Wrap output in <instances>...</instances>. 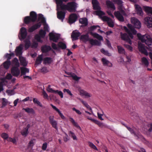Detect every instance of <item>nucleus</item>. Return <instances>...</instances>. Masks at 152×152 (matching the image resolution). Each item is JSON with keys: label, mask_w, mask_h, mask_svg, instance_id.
I'll list each match as a JSON object with an SVG mask.
<instances>
[{"label": "nucleus", "mask_w": 152, "mask_h": 152, "mask_svg": "<svg viewBox=\"0 0 152 152\" xmlns=\"http://www.w3.org/2000/svg\"><path fill=\"white\" fill-rule=\"evenodd\" d=\"M128 28L126 26L124 27V29L126 33H121V38L122 39L128 42L131 45L132 44V41L130 37L132 39L133 38V35H135L137 34L136 31L134 28L130 24H128L127 25Z\"/></svg>", "instance_id": "f257e3e1"}, {"label": "nucleus", "mask_w": 152, "mask_h": 152, "mask_svg": "<svg viewBox=\"0 0 152 152\" xmlns=\"http://www.w3.org/2000/svg\"><path fill=\"white\" fill-rule=\"evenodd\" d=\"M113 1L118 5V11H115L114 15L117 18L120 22L124 21V16H126V14L124 9L122 0H113Z\"/></svg>", "instance_id": "f03ea898"}, {"label": "nucleus", "mask_w": 152, "mask_h": 152, "mask_svg": "<svg viewBox=\"0 0 152 152\" xmlns=\"http://www.w3.org/2000/svg\"><path fill=\"white\" fill-rule=\"evenodd\" d=\"M137 35L142 42L145 43L150 48H152V39L150 35L148 34L142 35L140 33H137Z\"/></svg>", "instance_id": "7ed1b4c3"}, {"label": "nucleus", "mask_w": 152, "mask_h": 152, "mask_svg": "<svg viewBox=\"0 0 152 152\" xmlns=\"http://www.w3.org/2000/svg\"><path fill=\"white\" fill-rule=\"evenodd\" d=\"M67 10L70 12H75L77 8V4L74 1L68 2L67 3Z\"/></svg>", "instance_id": "20e7f679"}, {"label": "nucleus", "mask_w": 152, "mask_h": 152, "mask_svg": "<svg viewBox=\"0 0 152 152\" xmlns=\"http://www.w3.org/2000/svg\"><path fill=\"white\" fill-rule=\"evenodd\" d=\"M27 35V32L26 29L24 27H22L20 29V34L18 36L19 39L22 41L25 39Z\"/></svg>", "instance_id": "39448f33"}, {"label": "nucleus", "mask_w": 152, "mask_h": 152, "mask_svg": "<svg viewBox=\"0 0 152 152\" xmlns=\"http://www.w3.org/2000/svg\"><path fill=\"white\" fill-rule=\"evenodd\" d=\"M54 116L53 115L50 116L49 117V120L50 124L52 126L55 128L57 131L58 130L57 127V122L54 120Z\"/></svg>", "instance_id": "423d86ee"}, {"label": "nucleus", "mask_w": 152, "mask_h": 152, "mask_svg": "<svg viewBox=\"0 0 152 152\" xmlns=\"http://www.w3.org/2000/svg\"><path fill=\"white\" fill-rule=\"evenodd\" d=\"M131 23L134 25L135 28H140L141 27V23L136 18H132L131 19Z\"/></svg>", "instance_id": "0eeeda50"}, {"label": "nucleus", "mask_w": 152, "mask_h": 152, "mask_svg": "<svg viewBox=\"0 0 152 152\" xmlns=\"http://www.w3.org/2000/svg\"><path fill=\"white\" fill-rule=\"evenodd\" d=\"M47 90L49 92L53 93L54 94H58L61 98H62L63 97V94L62 91H59L58 90H53L52 88H50V85H48L47 88Z\"/></svg>", "instance_id": "6e6552de"}, {"label": "nucleus", "mask_w": 152, "mask_h": 152, "mask_svg": "<svg viewBox=\"0 0 152 152\" xmlns=\"http://www.w3.org/2000/svg\"><path fill=\"white\" fill-rule=\"evenodd\" d=\"M41 22H39L29 28L28 29V31L29 32H32L35 30L39 28L41 26Z\"/></svg>", "instance_id": "1a4fd4ad"}, {"label": "nucleus", "mask_w": 152, "mask_h": 152, "mask_svg": "<svg viewBox=\"0 0 152 152\" xmlns=\"http://www.w3.org/2000/svg\"><path fill=\"white\" fill-rule=\"evenodd\" d=\"M138 47L139 51L144 54L146 56L148 55V53L147 50L145 48V45H144L142 44L141 43H138Z\"/></svg>", "instance_id": "9d476101"}, {"label": "nucleus", "mask_w": 152, "mask_h": 152, "mask_svg": "<svg viewBox=\"0 0 152 152\" xmlns=\"http://www.w3.org/2000/svg\"><path fill=\"white\" fill-rule=\"evenodd\" d=\"M11 72L13 76L17 77L19 75L20 71L18 67L13 66L11 68Z\"/></svg>", "instance_id": "9b49d317"}, {"label": "nucleus", "mask_w": 152, "mask_h": 152, "mask_svg": "<svg viewBox=\"0 0 152 152\" xmlns=\"http://www.w3.org/2000/svg\"><path fill=\"white\" fill-rule=\"evenodd\" d=\"M77 18L76 14L72 13L70 15L69 18L68 22L70 24H72L75 22Z\"/></svg>", "instance_id": "f8f14e48"}, {"label": "nucleus", "mask_w": 152, "mask_h": 152, "mask_svg": "<svg viewBox=\"0 0 152 152\" xmlns=\"http://www.w3.org/2000/svg\"><path fill=\"white\" fill-rule=\"evenodd\" d=\"M90 38L89 37L88 33H86L85 34H83L80 36V39L83 42L86 43L88 41Z\"/></svg>", "instance_id": "ddd939ff"}, {"label": "nucleus", "mask_w": 152, "mask_h": 152, "mask_svg": "<svg viewBox=\"0 0 152 152\" xmlns=\"http://www.w3.org/2000/svg\"><path fill=\"white\" fill-rule=\"evenodd\" d=\"M51 50V47L46 45H43L41 47V51L43 53H47Z\"/></svg>", "instance_id": "4468645a"}, {"label": "nucleus", "mask_w": 152, "mask_h": 152, "mask_svg": "<svg viewBox=\"0 0 152 152\" xmlns=\"http://www.w3.org/2000/svg\"><path fill=\"white\" fill-rule=\"evenodd\" d=\"M49 36L50 40L54 42H57L59 39V37L58 36L52 33H49Z\"/></svg>", "instance_id": "2eb2a0df"}, {"label": "nucleus", "mask_w": 152, "mask_h": 152, "mask_svg": "<svg viewBox=\"0 0 152 152\" xmlns=\"http://www.w3.org/2000/svg\"><path fill=\"white\" fill-rule=\"evenodd\" d=\"M23 49V45L20 44L15 49V53L17 56L21 55L22 54V50Z\"/></svg>", "instance_id": "dca6fc26"}, {"label": "nucleus", "mask_w": 152, "mask_h": 152, "mask_svg": "<svg viewBox=\"0 0 152 152\" xmlns=\"http://www.w3.org/2000/svg\"><path fill=\"white\" fill-rule=\"evenodd\" d=\"M65 12L64 11H60L58 12H57V18L63 22L65 18Z\"/></svg>", "instance_id": "f3484780"}, {"label": "nucleus", "mask_w": 152, "mask_h": 152, "mask_svg": "<svg viewBox=\"0 0 152 152\" xmlns=\"http://www.w3.org/2000/svg\"><path fill=\"white\" fill-rule=\"evenodd\" d=\"M81 33L78 31H73L72 33L71 37L73 40H76L78 39V37L80 36Z\"/></svg>", "instance_id": "a211bd4d"}, {"label": "nucleus", "mask_w": 152, "mask_h": 152, "mask_svg": "<svg viewBox=\"0 0 152 152\" xmlns=\"http://www.w3.org/2000/svg\"><path fill=\"white\" fill-rule=\"evenodd\" d=\"M30 125L28 124L26 127L24 128L21 131V134L24 136L26 137L29 133L28 129L30 128Z\"/></svg>", "instance_id": "6ab92c4d"}, {"label": "nucleus", "mask_w": 152, "mask_h": 152, "mask_svg": "<svg viewBox=\"0 0 152 152\" xmlns=\"http://www.w3.org/2000/svg\"><path fill=\"white\" fill-rule=\"evenodd\" d=\"M145 23L148 28L152 27V18L150 17H147L145 18Z\"/></svg>", "instance_id": "aec40b11"}, {"label": "nucleus", "mask_w": 152, "mask_h": 152, "mask_svg": "<svg viewBox=\"0 0 152 152\" xmlns=\"http://www.w3.org/2000/svg\"><path fill=\"white\" fill-rule=\"evenodd\" d=\"M92 3L94 10H100V7L99 6V3L97 0H92Z\"/></svg>", "instance_id": "412c9836"}, {"label": "nucleus", "mask_w": 152, "mask_h": 152, "mask_svg": "<svg viewBox=\"0 0 152 152\" xmlns=\"http://www.w3.org/2000/svg\"><path fill=\"white\" fill-rule=\"evenodd\" d=\"M90 43L92 45L100 46L101 45V42L98 41L96 39H94L90 38L89 41Z\"/></svg>", "instance_id": "4be33fe9"}, {"label": "nucleus", "mask_w": 152, "mask_h": 152, "mask_svg": "<svg viewBox=\"0 0 152 152\" xmlns=\"http://www.w3.org/2000/svg\"><path fill=\"white\" fill-rule=\"evenodd\" d=\"M29 16L30 17L33 22H35L37 19V14L34 11H31L30 12Z\"/></svg>", "instance_id": "5701e85b"}, {"label": "nucleus", "mask_w": 152, "mask_h": 152, "mask_svg": "<svg viewBox=\"0 0 152 152\" xmlns=\"http://www.w3.org/2000/svg\"><path fill=\"white\" fill-rule=\"evenodd\" d=\"M102 61L104 66H107L109 67L112 66V64L104 58H102Z\"/></svg>", "instance_id": "b1692460"}, {"label": "nucleus", "mask_w": 152, "mask_h": 152, "mask_svg": "<svg viewBox=\"0 0 152 152\" xmlns=\"http://www.w3.org/2000/svg\"><path fill=\"white\" fill-rule=\"evenodd\" d=\"M50 105L58 113L61 118L63 119H65V117L64 116L61 112L58 109L56 106H54L52 104H51Z\"/></svg>", "instance_id": "393cba45"}, {"label": "nucleus", "mask_w": 152, "mask_h": 152, "mask_svg": "<svg viewBox=\"0 0 152 152\" xmlns=\"http://www.w3.org/2000/svg\"><path fill=\"white\" fill-rule=\"evenodd\" d=\"M90 34L94 37L97 39L99 40H103L102 37L96 33H94L92 32H90Z\"/></svg>", "instance_id": "a878e982"}, {"label": "nucleus", "mask_w": 152, "mask_h": 152, "mask_svg": "<svg viewBox=\"0 0 152 152\" xmlns=\"http://www.w3.org/2000/svg\"><path fill=\"white\" fill-rule=\"evenodd\" d=\"M106 4L108 8H111L113 10H115V8L114 4L110 1L107 0L106 1Z\"/></svg>", "instance_id": "bb28decb"}, {"label": "nucleus", "mask_w": 152, "mask_h": 152, "mask_svg": "<svg viewBox=\"0 0 152 152\" xmlns=\"http://www.w3.org/2000/svg\"><path fill=\"white\" fill-rule=\"evenodd\" d=\"M134 6L137 14L140 15H142V11L141 7L138 4H135Z\"/></svg>", "instance_id": "cd10ccee"}, {"label": "nucleus", "mask_w": 152, "mask_h": 152, "mask_svg": "<svg viewBox=\"0 0 152 152\" xmlns=\"http://www.w3.org/2000/svg\"><path fill=\"white\" fill-rule=\"evenodd\" d=\"M69 121L72 123V124L74 126L80 130L81 129V127L79 126L77 123L72 118L70 117L69 118Z\"/></svg>", "instance_id": "c85d7f7f"}, {"label": "nucleus", "mask_w": 152, "mask_h": 152, "mask_svg": "<svg viewBox=\"0 0 152 152\" xmlns=\"http://www.w3.org/2000/svg\"><path fill=\"white\" fill-rule=\"evenodd\" d=\"M58 48H60L62 50H64L66 48V44L62 42H59L57 44Z\"/></svg>", "instance_id": "c756f323"}, {"label": "nucleus", "mask_w": 152, "mask_h": 152, "mask_svg": "<svg viewBox=\"0 0 152 152\" xmlns=\"http://www.w3.org/2000/svg\"><path fill=\"white\" fill-rule=\"evenodd\" d=\"M41 20L42 23H46V21L45 18L44 17L43 15L41 14H39L38 16V21Z\"/></svg>", "instance_id": "7c9ffc66"}, {"label": "nucleus", "mask_w": 152, "mask_h": 152, "mask_svg": "<svg viewBox=\"0 0 152 152\" xmlns=\"http://www.w3.org/2000/svg\"><path fill=\"white\" fill-rule=\"evenodd\" d=\"M19 60L21 65L26 66L27 65V63L26 62V59L23 57H19Z\"/></svg>", "instance_id": "2f4dec72"}, {"label": "nucleus", "mask_w": 152, "mask_h": 152, "mask_svg": "<svg viewBox=\"0 0 152 152\" xmlns=\"http://www.w3.org/2000/svg\"><path fill=\"white\" fill-rule=\"evenodd\" d=\"M21 69V75H25L26 73H28L29 69H28L26 67H22L20 68Z\"/></svg>", "instance_id": "473e14b6"}, {"label": "nucleus", "mask_w": 152, "mask_h": 152, "mask_svg": "<svg viewBox=\"0 0 152 152\" xmlns=\"http://www.w3.org/2000/svg\"><path fill=\"white\" fill-rule=\"evenodd\" d=\"M79 22L81 24L86 26L88 25V20L86 18H80L79 20Z\"/></svg>", "instance_id": "72a5a7b5"}, {"label": "nucleus", "mask_w": 152, "mask_h": 152, "mask_svg": "<svg viewBox=\"0 0 152 152\" xmlns=\"http://www.w3.org/2000/svg\"><path fill=\"white\" fill-rule=\"evenodd\" d=\"M43 60L42 56V55H39L37 57L35 61V65L39 64L41 63Z\"/></svg>", "instance_id": "f704fd0d"}, {"label": "nucleus", "mask_w": 152, "mask_h": 152, "mask_svg": "<svg viewBox=\"0 0 152 152\" xmlns=\"http://www.w3.org/2000/svg\"><path fill=\"white\" fill-rule=\"evenodd\" d=\"M23 110H24L25 112L28 113L34 114L35 113L34 110L32 108H29L28 107H27L26 108H23Z\"/></svg>", "instance_id": "c9c22d12"}, {"label": "nucleus", "mask_w": 152, "mask_h": 152, "mask_svg": "<svg viewBox=\"0 0 152 152\" xmlns=\"http://www.w3.org/2000/svg\"><path fill=\"white\" fill-rule=\"evenodd\" d=\"M24 23L28 24L32 22V20L30 16H27L24 18Z\"/></svg>", "instance_id": "e433bc0d"}, {"label": "nucleus", "mask_w": 152, "mask_h": 152, "mask_svg": "<svg viewBox=\"0 0 152 152\" xmlns=\"http://www.w3.org/2000/svg\"><path fill=\"white\" fill-rule=\"evenodd\" d=\"M142 62L145 66L147 67L149 64L147 58L144 57H142L141 59Z\"/></svg>", "instance_id": "4c0bfd02"}, {"label": "nucleus", "mask_w": 152, "mask_h": 152, "mask_svg": "<svg viewBox=\"0 0 152 152\" xmlns=\"http://www.w3.org/2000/svg\"><path fill=\"white\" fill-rule=\"evenodd\" d=\"M144 10L145 11L149 14H150L152 15V8L149 7L145 6L144 7Z\"/></svg>", "instance_id": "58836bf2"}, {"label": "nucleus", "mask_w": 152, "mask_h": 152, "mask_svg": "<svg viewBox=\"0 0 152 152\" xmlns=\"http://www.w3.org/2000/svg\"><path fill=\"white\" fill-rule=\"evenodd\" d=\"M124 125L126 128L130 132V133L132 134H133L134 136H137V135L136 133V132H135V131H134V129H133L132 128L128 127L126 125H125L124 124Z\"/></svg>", "instance_id": "ea45409f"}, {"label": "nucleus", "mask_w": 152, "mask_h": 152, "mask_svg": "<svg viewBox=\"0 0 152 152\" xmlns=\"http://www.w3.org/2000/svg\"><path fill=\"white\" fill-rule=\"evenodd\" d=\"M25 48L26 50L28 49L30 46L31 42L30 40L28 39H26L24 40Z\"/></svg>", "instance_id": "a19ab883"}, {"label": "nucleus", "mask_w": 152, "mask_h": 152, "mask_svg": "<svg viewBox=\"0 0 152 152\" xmlns=\"http://www.w3.org/2000/svg\"><path fill=\"white\" fill-rule=\"evenodd\" d=\"M52 61V58L50 57H46L44 59V62L45 64H50Z\"/></svg>", "instance_id": "79ce46f5"}, {"label": "nucleus", "mask_w": 152, "mask_h": 152, "mask_svg": "<svg viewBox=\"0 0 152 152\" xmlns=\"http://www.w3.org/2000/svg\"><path fill=\"white\" fill-rule=\"evenodd\" d=\"M118 53L120 54H125V51L124 49L121 46H118L117 47Z\"/></svg>", "instance_id": "37998d69"}, {"label": "nucleus", "mask_w": 152, "mask_h": 152, "mask_svg": "<svg viewBox=\"0 0 152 152\" xmlns=\"http://www.w3.org/2000/svg\"><path fill=\"white\" fill-rule=\"evenodd\" d=\"M11 65V62L10 61H5L3 64L4 67L6 69L9 68V66Z\"/></svg>", "instance_id": "c03bdc74"}, {"label": "nucleus", "mask_w": 152, "mask_h": 152, "mask_svg": "<svg viewBox=\"0 0 152 152\" xmlns=\"http://www.w3.org/2000/svg\"><path fill=\"white\" fill-rule=\"evenodd\" d=\"M94 123L96 124H97V125H98V126L100 127H105L106 126L104 124H103V123H101L100 122L97 120H96L94 122Z\"/></svg>", "instance_id": "a18cd8bd"}, {"label": "nucleus", "mask_w": 152, "mask_h": 152, "mask_svg": "<svg viewBox=\"0 0 152 152\" xmlns=\"http://www.w3.org/2000/svg\"><path fill=\"white\" fill-rule=\"evenodd\" d=\"M34 139H31L28 145V148H32L33 146L34 145V141H35Z\"/></svg>", "instance_id": "49530a36"}, {"label": "nucleus", "mask_w": 152, "mask_h": 152, "mask_svg": "<svg viewBox=\"0 0 152 152\" xmlns=\"http://www.w3.org/2000/svg\"><path fill=\"white\" fill-rule=\"evenodd\" d=\"M80 94H81L87 97H89L91 96V95L90 94L84 90L81 91Z\"/></svg>", "instance_id": "de8ad7c7"}, {"label": "nucleus", "mask_w": 152, "mask_h": 152, "mask_svg": "<svg viewBox=\"0 0 152 152\" xmlns=\"http://www.w3.org/2000/svg\"><path fill=\"white\" fill-rule=\"evenodd\" d=\"M12 62L15 66L17 67H19L20 66L19 63L18 62V60L17 58H14Z\"/></svg>", "instance_id": "09e8293b"}, {"label": "nucleus", "mask_w": 152, "mask_h": 152, "mask_svg": "<svg viewBox=\"0 0 152 152\" xmlns=\"http://www.w3.org/2000/svg\"><path fill=\"white\" fill-rule=\"evenodd\" d=\"M39 35L41 38H44L46 34V32L42 29H41L39 31Z\"/></svg>", "instance_id": "8fccbe9b"}, {"label": "nucleus", "mask_w": 152, "mask_h": 152, "mask_svg": "<svg viewBox=\"0 0 152 152\" xmlns=\"http://www.w3.org/2000/svg\"><path fill=\"white\" fill-rule=\"evenodd\" d=\"M97 27L100 28V26L99 25H94L91 26L89 28V33H90V32H93V31L96 29Z\"/></svg>", "instance_id": "3c124183"}, {"label": "nucleus", "mask_w": 152, "mask_h": 152, "mask_svg": "<svg viewBox=\"0 0 152 152\" xmlns=\"http://www.w3.org/2000/svg\"><path fill=\"white\" fill-rule=\"evenodd\" d=\"M59 7L62 10H67V4L66 5L63 4Z\"/></svg>", "instance_id": "603ef678"}, {"label": "nucleus", "mask_w": 152, "mask_h": 152, "mask_svg": "<svg viewBox=\"0 0 152 152\" xmlns=\"http://www.w3.org/2000/svg\"><path fill=\"white\" fill-rule=\"evenodd\" d=\"M57 5V10H59V7L63 4L62 0H56Z\"/></svg>", "instance_id": "864d4df0"}, {"label": "nucleus", "mask_w": 152, "mask_h": 152, "mask_svg": "<svg viewBox=\"0 0 152 152\" xmlns=\"http://www.w3.org/2000/svg\"><path fill=\"white\" fill-rule=\"evenodd\" d=\"M14 55V54L13 53H11L10 54L7 53L6 56V57L7 58V61H10V60L11 59L12 56H13Z\"/></svg>", "instance_id": "5fc2aeb1"}, {"label": "nucleus", "mask_w": 152, "mask_h": 152, "mask_svg": "<svg viewBox=\"0 0 152 152\" xmlns=\"http://www.w3.org/2000/svg\"><path fill=\"white\" fill-rule=\"evenodd\" d=\"M88 143L89 146L90 147L95 150L98 151V149L93 143L90 142H88Z\"/></svg>", "instance_id": "6e6d98bb"}, {"label": "nucleus", "mask_w": 152, "mask_h": 152, "mask_svg": "<svg viewBox=\"0 0 152 152\" xmlns=\"http://www.w3.org/2000/svg\"><path fill=\"white\" fill-rule=\"evenodd\" d=\"M33 102L35 104H37L39 106L42 107V105L40 102L36 98H34L33 99Z\"/></svg>", "instance_id": "4d7b16f0"}, {"label": "nucleus", "mask_w": 152, "mask_h": 152, "mask_svg": "<svg viewBox=\"0 0 152 152\" xmlns=\"http://www.w3.org/2000/svg\"><path fill=\"white\" fill-rule=\"evenodd\" d=\"M35 39L39 42H42V41L41 40L40 36L38 34H36L34 37Z\"/></svg>", "instance_id": "13d9d810"}, {"label": "nucleus", "mask_w": 152, "mask_h": 152, "mask_svg": "<svg viewBox=\"0 0 152 152\" xmlns=\"http://www.w3.org/2000/svg\"><path fill=\"white\" fill-rule=\"evenodd\" d=\"M102 20L104 21H106L107 22L109 21L110 20H111V19L108 17L104 16L103 17H102L101 18Z\"/></svg>", "instance_id": "bf43d9fd"}, {"label": "nucleus", "mask_w": 152, "mask_h": 152, "mask_svg": "<svg viewBox=\"0 0 152 152\" xmlns=\"http://www.w3.org/2000/svg\"><path fill=\"white\" fill-rule=\"evenodd\" d=\"M96 15L99 16H101L105 15V13L101 10L97 11L96 12Z\"/></svg>", "instance_id": "052dcab7"}, {"label": "nucleus", "mask_w": 152, "mask_h": 152, "mask_svg": "<svg viewBox=\"0 0 152 152\" xmlns=\"http://www.w3.org/2000/svg\"><path fill=\"white\" fill-rule=\"evenodd\" d=\"M124 46L128 50L130 51H132L133 50L132 47L130 45H128L126 44H124Z\"/></svg>", "instance_id": "680f3d73"}, {"label": "nucleus", "mask_w": 152, "mask_h": 152, "mask_svg": "<svg viewBox=\"0 0 152 152\" xmlns=\"http://www.w3.org/2000/svg\"><path fill=\"white\" fill-rule=\"evenodd\" d=\"M63 92L64 93L66 92L67 94L72 97L73 96V94L71 93V91L68 89L65 88L64 89Z\"/></svg>", "instance_id": "e2e57ef3"}, {"label": "nucleus", "mask_w": 152, "mask_h": 152, "mask_svg": "<svg viewBox=\"0 0 152 152\" xmlns=\"http://www.w3.org/2000/svg\"><path fill=\"white\" fill-rule=\"evenodd\" d=\"M101 51L102 53L104 54V55L110 56V53H108V52L107 51L105 50L104 49H102L101 50Z\"/></svg>", "instance_id": "0e129e2a"}, {"label": "nucleus", "mask_w": 152, "mask_h": 152, "mask_svg": "<svg viewBox=\"0 0 152 152\" xmlns=\"http://www.w3.org/2000/svg\"><path fill=\"white\" fill-rule=\"evenodd\" d=\"M1 137L4 139H8V134L5 133H2L1 135Z\"/></svg>", "instance_id": "69168bd1"}, {"label": "nucleus", "mask_w": 152, "mask_h": 152, "mask_svg": "<svg viewBox=\"0 0 152 152\" xmlns=\"http://www.w3.org/2000/svg\"><path fill=\"white\" fill-rule=\"evenodd\" d=\"M7 102L6 99L4 98L2 99V107H4L7 105Z\"/></svg>", "instance_id": "338daca9"}, {"label": "nucleus", "mask_w": 152, "mask_h": 152, "mask_svg": "<svg viewBox=\"0 0 152 152\" xmlns=\"http://www.w3.org/2000/svg\"><path fill=\"white\" fill-rule=\"evenodd\" d=\"M69 134H70L72 137L73 138L74 140H77V137L73 132L70 131L69 132Z\"/></svg>", "instance_id": "774afa93"}]
</instances>
